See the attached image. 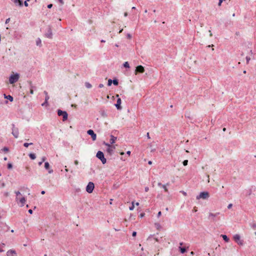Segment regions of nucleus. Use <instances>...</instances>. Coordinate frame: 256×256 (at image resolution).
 Segmentation results:
<instances>
[{
	"label": "nucleus",
	"instance_id": "nucleus-1",
	"mask_svg": "<svg viewBox=\"0 0 256 256\" xmlns=\"http://www.w3.org/2000/svg\"><path fill=\"white\" fill-rule=\"evenodd\" d=\"M96 157L100 160L102 164H105L106 162V159L105 158L102 152L98 150L96 153Z\"/></svg>",
	"mask_w": 256,
	"mask_h": 256
},
{
	"label": "nucleus",
	"instance_id": "nucleus-2",
	"mask_svg": "<svg viewBox=\"0 0 256 256\" xmlns=\"http://www.w3.org/2000/svg\"><path fill=\"white\" fill-rule=\"evenodd\" d=\"M58 115L60 116H62V121L65 122L68 120V114L67 112L65 110H62L60 109L58 110H57Z\"/></svg>",
	"mask_w": 256,
	"mask_h": 256
},
{
	"label": "nucleus",
	"instance_id": "nucleus-3",
	"mask_svg": "<svg viewBox=\"0 0 256 256\" xmlns=\"http://www.w3.org/2000/svg\"><path fill=\"white\" fill-rule=\"evenodd\" d=\"M19 77H20V75L18 73L11 74L10 76L9 77V82L10 84H14L18 80Z\"/></svg>",
	"mask_w": 256,
	"mask_h": 256
},
{
	"label": "nucleus",
	"instance_id": "nucleus-4",
	"mask_svg": "<svg viewBox=\"0 0 256 256\" xmlns=\"http://www.w3.org/2000/svg\"><path fill=\"white\" fill-rule=\"evenodd\" d=\"M210 197V194L208 192H200L199 195L196 197V200L202 198L203 200H206Z\"/></svg>",
	"mask_w": 256,
	"mask_h": 256
},
{
	"label": "nucleus",
	"instance_id": "nucleus-5",
	"mask_svg": "<svg viewBox=\"0 0 256 256\" xmlns=\"http://www.w3.org/2000/svg\"><path fill=\"white\" fill-rule=\"evenodd\" d=\"M94 188V182H90L88 183L86 187V191L89 193H92Z\"/></svg>",
	"mask_w": 256,
	"mask_h": 256
},
{
	"label": "nucleus",
	"instance_id": "nucleus-6",
	"mask_svg": "<svg viewBox=\"0 0 256 256\" xmlns=\"http://www.w3.org/2000/svg\"><path fill=\"white\" fill-rule=\"evenodd\" d=\"M12 134L14 136L15 138H18V134H19V132H18V128H16L15 127V125L14 124H12Z\"/></svg>",
	"mask_w": 256,
	"mask_h": 256
},
{
	"label": "nucleus",
	"instance_id": "nucleus-7",
	"mask_svg": "<svg viewBox=\"0 0 256 256\" xmlns=\"http://www.w3.org/2000/svg\"><path fill=\"white\" fill-rule=\"evenodd\" d=\"M144 72V67L141 65L138 66L136 67L135 70V74H142Z\"/></svg>",
	"mask_w": 256,
	"mask_h": 256
},
{
	"label": "nucleus",
	"instance_id": "nucleus-8",
	"mask_svg": "<svg viewBox=\"0 0 256 256\" xmlns=\"http://www.w3.org/2000/svg\"><path fill=\"white\" fill-rule=\"evenodd\" d=\"M44 36L46 37L52 38V30L50 26H48L47 28V32L45 33Z\"/></svg>",
	"mask_w": 256,
	"mask_h": 256
},
{
	"label": "nucleus",
	"instance_id": "nucleus-9",
	"mask_svg": "<svg viewBox=\"0 0 256 256\" xmlns=\"http://www.w3.org/2000/svg\"><path fill=\"white\" fill-rule=\"evenodd\" d=\"M87 134L89 136H90L92 140H96V134L94 132V131L92 130H91V129L88 130L87 131Z\"/></svg>",
	"mask_w": 256,
	"mask_h": 256
},
{
	"label": "nucleus",
	"instance_id": "nucleus-10",
	"mask_svg": "<svg viewBox=\"0 0 256 256\" xmlns=\"http://www.w3.org/2000/svg\"><path fill=\"white\" fill-rule=\"evenodd\" d=\"M234 239L238 244L242 245V241L240 240V237L239 234H236L234 236Z\"/></svg>",
	"mask_w": 256,
	"mask_h": 256
},
{
	"label": "nucleus",
	"instance_id": "nucleus-11",
	"mask_svg": "<svg viewBox=\"0 0 256 256\" xmlns=\"http://www.w3.org/2000/svg\"><path fill=\"white\" fill-rule=\"evenodd\" d=\"M121 103H122V100L121 98H118L116 100V103L114 104L118 110H120L122 108V107L121 106Z\"/></svg>",
	"mask_w": 256,
	"mask_h": 256
},
{
	"label": "nucleus",
	"instance_id": "nucleus-12",
	"mask_svg": "<svg viewBox=\"0 0 256 256\" xmlns=\"http://www.w3.org/2000/svg\"><path fill=\"white\" fill-rule=\"evenodd\" d=\"M7 256H17V253L14 250H10L6 252Z\"/></svg>",
	"mask_w": 256,
	"mask_h": 256
},
{
	"label": "nucleus",
	"instance_id": "nucleus-13",
	"mask_svg": "<svg viewBox=\"0 0 256 256\" xmlns=\"http://www.w3.org/2000/svg\"><path fill=\"white\" fill-rule=\"evenodd\" d=\"M218 214V213L216 214H213L212 213H210V215H209L208 218L210 220H212L213 222H216L218 218H216V215Z\"/></svg>",
	"mask_w": 256,
	"mask_h": 256
},
{
	"label": "nucleus",
	"instance_id": "nucleus-14",
	"mask_svg": "<svg viewBox=\"0 0 256 256\" xmlns=\"http://www.w3.org/2000/svg\"><path fill=\"white\" fill-rule=\"evenodd\" d=\"M115 149V146H114L110 148H108L106 149V152L110 156H112L114 153V150Z\"/></svg>",
	"mask_w": 256,
	"mask_h": 256
},
{
	"label": "nucleus",
	"instance_id": "nucleus-15",
	"mask_svg": "<svg viewBox=\"0 0 256 256\" xmlns=\"http://www.w3.org/2000/svg\"><path fill=\"white\" fill-rule=\"evenodd\" d=\"M44 168L47 170H48V173L49 174H52L53 172V170H50V165L49 164V163L48 162H44Z\"/></svg>",
	"mask_w": 256,
	"mask_h": 256
},
{
	"label": "nucleus",
	"instance_id": "nucleus-16",
	"mask_svg": "<svg viewBox=\"0 0 256 256\" xmlns=\"http://www.w3.org/2000/svg\"><path fill=\"white\" fill-rule=\"evenodd\" d=\"M14 4L19 6H22L24 5L22 0H14Z\"/></svg>",
	"mask_w": 256,
	"mask_h": 256
},
{
	"label": "nucleus",
	"instance_id": "nucleus-17",
	"mask_svg": "<svg viewBox=\"0 0 256 256\" xmlns=\"http://www.w3.org/2000/svg\"><path fill=\"white\" fill-rule=\"evenodd\" d=\"M116 137L114 136L113 135H110V144H114L116 140Z\"/></svg>",
	"mask_w": 256,
	"mask_h": 256
},
{
	"label": "nucleus",
	"instance_id": "nucleus-18",
	"mask_svg": "<svg viewBox=\"0 0 256 256\" xmlns=\"http://www.w3.org/2000/svg\"><path fill=\"white\" fill-rule=\"evenodd\" d=\"M4 98H6V99L8 100L11 102L14 100V98L10 95L7 96L6 94H4Z\"/></svg>",
	"mask_w": 256,
	"mask_h": 256
},
{
	"label": "nucleus",
	"instance_id": "nucleus-19",
	"mask_svg": "<svg viewBox=\"0 0 256 256\" xmlns=\"http://www.w3.org/2000/svg\"><path fill=\"white\" fill-rule=\"evenodd\" d=\"M26 202V199L24 197H22L20 199V202L21 203V206H23Z\"/></svg>",
	"mask_w": 256,
	"mask_h": 256
},
{
	"label": "nucleus",
	"instance_id": "nucleus-20",
	"mask_svg": "<svg viewBox=\"0 0 256 256\" xmlns=\"http://www.w3.org/2000/svg\"><path fill=\"white\" fill-rule=\"evenodd\" d=\"M28 156H29L30 158L32 160H34L36 158V155L34 153H30L28 154Z\"/></svg>",
	"mask_w": 256,
	"mask_h": 256
},
{
	"label": "nucleus",
	"instance_id": "nucleus-21",
	"mask_svg": "<svg viewBox=\"0 0 256 256\" xmlns=\"http://www.w3.org/2000/svg\"><path fill=\"white\" fill-rule=\"evenodd\" d=\"M112 83L114 86H117L118 85V80L117 78H114L112 80Z\"/></svg>",
	"mask_w": 256,
	"mask_h": 256
},
{
	"label": "nucleus",
	"instance_id": "nucleus-22",
	"mask_svg": "<svg viewBox=\"0 0 256 256\" xmlns=\"http://www.w3.org/2000/svg\"><path fill=\"white\" fill-rule=\"evenodd\" d=\"M221 236L223 238V239L226 242H229V238L227 237L226 235L224 234H222Z\"/></svg>",
	"mask_w": 256,
	"mask_h": 256
},
{
	"label": "nucleus",
	"instance_id": "nucleus-23",
	"mask_svg": "<svg viewBox=\"0 0 256 256\" xmlns=\"http://www.w3.org/2000/svg\"><path fill=\"white\" fill-rule=\"evenodd\" d=\"M41 43H42L41 40L40 38H37V40H36V45L38 46H41Z\"/></svg>",
	"mask_w": 256,
	"mask_h": 256
},
{
	"label": "nucleus",
	"instance_id": "nucleus-24",
	"mask_svg": "<svg viewBox=\"0 0 256 256\" xmlns=\"http://www.w3.org/2000/svg\"><path fill=\"white\" fill-rule=\"evenodd\" d=\"M123 66L125 68H130V64L128 62H126L123 64Z\"/></svg>",
	"mask_w": 256,
	"mask_h": 256
},
{
	"label": "nucleus",
	"instance_id": "nucleus-25",
	"mask_svg": "<svg viewBox=\"0 0 256 256\" xmlns=\"http://www.w3.org/2000/svg\"><path fill=\"white\" fill-rule=\"evenodd\" d=\"M28 82L29 84L30 88H32L33 90H34V89L36 90V87L32 85V82L30 81V82Z\"/></svg>",
	"mask_w": 256,
	"mask_h": 256
},
{
	"label": "nucleus",
	"instance_id": "nucleus-26",
	"mask_svg": "<svg viewBox=\"0 0 256 256\" xmlns=\"http://www.w3.org/2000/svg\"><path fill=\"white\" fill-rule=\"evenodd\" d=\"M85 86L88 88H91L92 87V84L88 82H86L85 83Z\"/></svg>",
	"mask_w": 256,
	"mask_h": 256
},
{
	"label": "nucleus",
	"instance_id": "nucleus-27",
	"mask_svg": "<svg viewBox=\"0 0 256 256\" xmlns=\"http://www.w3.org/2000/svg\"><path fill=\"white\" fill-rule=\"evenodd\" d=\"M32 144H33V143H32V142H30V143L24 142V146L26 148H28L29 146H31Z\"/></svg>",
	"mask_w": 256,
	"mask_h": 256
},
{
	"label": "nucleus",
	"instance_id": "nucleus-28",
	"mask_svg": "<svg viewBox=\"0 0 256 256\" xmlns=\"http://www.w3.org/2000/svg\"><path fill=\"white\" fill-rule=\"evenodd\" d=\"M0 150L3 151L4 152H8L9 150V148L8 147L4 146L3 148Z\"/></svg>",
	"mask_w": 256,
	"mask_h": 256
},
{
	"label": "nucleus",
	"instance_id": "nucleus-29",
	"mask_svg": "<svg viewBox=\"0 0 256 256\" xmlns=\"http://www.w3.org/2000/svg\"><path fill=\"white\" fill-rule=\"evenodd\" d=\"M112 80L109 79L108 82V86H110L112 85Z\"/></svg>",
	"mask_w": 256,
	"mask_h": 256
},
{
	"label": "nucleus",
	"instance_id": "nucleus-30",
	"mask_svg": "<svg viewBox=\"0 0 256 256\" xmlns=\"http://www.w3.org/2000/svg\"><path fill=\"white\" fill-rule=\"evenodd\" d=\"M180 252L182 253V254H184V252H186V250L185 248H181V247H180Z\"/></svg>",
	"mask_w": 256,
	"mask_h": 256
},
{
	"label": "nucleus",
	"instance_id": "nucleus-31",
	"mask_svg": "<svg viewBox=\"0 0 256 256\" xmlns=\"http://www.w3.org/2000/svg\"><path fill=\"white\" fill-rule=\"evenodd\" d=\"M7 168L8 169H10L12 168V163H8L7 164Z\"/></svg>",
	"mask_w": 256,
	"mask_h": 256
},
{
	"label": "nucleus",
	"instance_id": "nucleus-32",
	"mask_svg": "<svg viewBox=\"0 0 256 256\" xmlns=\"http://www.w3.org/2000/svg\"><path fill=\"white\" fill-rule=\"evenodd\" d=\"M14 193L16 194V199H18V196L19 195H21V193L19 191H16Z\"/></svg>",
	"mask_w": 256,
	"mask_h": 256
},
{
	"label": "nucleus",
	"instance_id": "nucleus-33",
	"mask_svg": "<svg viewBox=\"0 0 256 256\" xmlns=\"http://www.w3.org/2000/svg\"><path fill=\"white\" fill-rule=\"evenodd\" d=\"M182 164L184 166H186L188 165V160H184L183 161Z\"/></svg>",
	"mask_w": 256,
	"mask_h": 256
},
{
	"label": "nucleus",
	"instance_id": "nucleus-34",
	"mask_svg": "<svg viewBox=\"0 0 256 256\" xmlns=\"http://www.w3.org/2000/svg\"><path fill=\"white\" fill-rule=\"evenodd\" d=\"M134 202H132V205L130 206L129 209H130V210H134Z\"/></svg>",
	"mask_w": 256,
	"mask_h": 256
},
{
	"label": "nucleus",
	"instance_id": "nucleus-35",
	"mask_svg": "<svg viewBox=\"0 0 256 256\" xmlns=\"http://www.w3.org/2000/svg\"><path fill=\"white\" fill-rule=\"evenodd\" d=\"M162 188L164 189V190L166 192H168V190L166 187V185H164V184L162 185Z\"/></svg>",
	"mask_w": 256,
	"mask_h": 256
},
{
	"label": "nucleus",
	"instance_id": "nucleus-36",
	"mask_svg": "<svg viewBox=\"0 0 256 256\" xmlns=\"http://www.w3.org/2000/svg\"><path fill=\"white\" fill-rule=\"evenodd\" d=\"M246 64H248L250 60V57L246 56Z\"/></svg>",
	"mask_w": 256,
	"mask_h": 256
},
{
	"label": "nucleus",
	"instance_id": "nucleus-37",
	"mask_svg": "<svg viewBox=\"0 0 256 256\" xmlns=\"http://www.w3.org/2000/svg\"><path fill=\"white\" fill-rule=\"evenodd\" d=\"M50 98L48 95H46L45 97V102H48V100H49Z\"/></svg>",
	"mask_w": 256,
	"mask_h": 256
},
{
	"label": "nucleus",
	"instance_id": "nucleus-38",
	"mask_svg": "<svg viewBox=\"0 0 256 256\" xmlns=\"http://www.w3.org/2000/svg\"><path fill=\"white\" fill-rule=\"evenodd\" d=\"M28 1H26V0L24 2H23L24 4V6H26V7L28 6Z\"/></svg>",
	"mask_w": 256,
	"mask_h": 256
},
{
	"label": "nucleus",
	"instance_id": "nucleus-39",
	"mask_svg": "<svg viewBox=\"0 0 256 256\" xmlns=\"http://www.w3.org/2000/svg\"><path fill=\"white\" fill-rule=\"evenodd\" d=\"M144 215H145V214L144 212H142V213L140 214V216L141 218H143L144 216Z\"/></svg>",
	"mask_w": 256,
	"mask_h": 256
},
{
	"label": "nucleus",
	"instance_id": "nucleus-40",
	"mask_svg": "<svg viewBox=\"0 0 256 256\" xmlns=\"http://www.w3.org/2000/svg\"><path fill=\"white\" fill-rule=\"evenodd\" d=\"M102 115L104 117H106L107 116L106 114V112L104 111L102 112Z\"/></svg>",
	"mask_w": 256,
	"mask_h": 256
},
{
	"label": "nucleus",
	"instance_id": "nucleus-41",
	"mask_svg": "<svg viewBox=\"0 0 256 256\" xmlns=\"http://www.w3.org/2000/svg\"><path fill=\"white\" fill-rule=\"evenodd\" d=\"M127 38H128V39H130L132 38V35L130 34H127Z\"/></svg>",
	"mask_w": 256,
	"mask_h": 256
},
{
	"label": "nucleus",
	"instance_id": "nucleus-42",
	"mask_svg": "<svg viewBox=\"0 0 256 256\" xmlns=\"http://www.w3.org/2000/svg\"><path fill=\"white\" fill-rule=\"evenodd\" d=\"M106 146H107L108 148H110V147L112 146H112V144H110H110L107 143L106 144Z\"/></svg>",
	"mask_w": 256,
	"mask_h": 256
},
{
	"label": "nucleus",
	"instance_id": "nucleus-43",
	"mask_svg": "<svg viewBox=\"0 0 256 256\" xmlns=\"http://www.w3.org/2000/svg\"><path fill=\"white\" fill-rule=\"evenodd\" d=\"M52 4H49L48 5V8H51L52 7Z\"/></svg>",
	"mask_w": 256,
	"mask_h": 256
},
{
	"label": "nucleus",
	"instance_id": "nucleus-44",
	"mask_svg": "<svg viewBox=\"0 0 256 256\" xmlns=\"http://www.w3.org/2000/svg\"><path fill=\"white\" fill-rule=\"evenodd\" d=\"M103 87H104V84H99V85H98V88H102Z\"/></svg>",
	"mask_w": 256,
	"mask_h": 256
},
{
	"label": "nucleus",
	"instance_id": "nucleus-45",
	"mask_svg": "<svg viewBox=\"0 0 256 256\" xmlns=\"http://www.w3.org/2000/svg\"><path fill=\"white\" fill-rule=\"evenodd\" d=\"M232 204H229L228 205V209H230V208L232 207Z\"/></svg>",
	"mask_w": 256,
	"mask_h": 256
},
{
	"label": "nucleus",
	"instance_id": "nucleus-46",
	"mask_svg": "<svg viewBox=\"0 0 256 256\" xmlns=\"http://www.w3.org/2000/svg\"><path fill=\"white\" fill-rule=\"evenodd\" d=\"M28 212L29 214H32L33 211H32V209H30V210H28Z\"/></svg>",
	"mask_w": 256,
	"mask_h": 256
},
{
	"label": "nucleus",
	"instance_id": "nucleus-47",
	"mask_svg": "<svg viewBox=\"0 0 256 256\" xmlns=\"http://www.w3.org/2000/svg\"><path fill=\"white\" fill-rule=\"evenodd\" d=\"M8 194H8V192H4V196H6H6H8Z\"/></svg>",
	"mask_w": 256,
	"mask_h": 256
},
{
	"label": "nucleus",
	"instance_id": "nucleus-48",
	"mask_svg": "<svg viewBox=\"0 0 256 256\" xmlns=\"http://www.w3.org/2000/svg\"><path fill=\"white\" fill-rule=\"evenodd\" d=\"M62 4H64V2L63 0H58Z\"/></svg>",
	"mask_w": 256,
	"mask_h": 256
},
{
	"label": "nucleus",
	"instance_id": "nucleus-49",
	"mask_svg": "<svg viewBox=\"0 0 256 256\" xmlns=\"http://www.w3.org/2000/svg\"><path fill=\"white\" fill-rule=\"evenodd\" d=\"M46 159V157H45V156H43V157L42 158V162H44L45 161Z\"/></svg>",
	"mask_w": 256,
	"mask_h": 256
},
{
	"label": "nucleus",
	"instance_id": "nucleus-50",
	"mask_svg": "<svg viewBox=\"0 0 256 256\" xmlns=\"http://www.w3.org/2000/svg\"><path fill=\"white\" fill-rule=\"evenodd\" d=\"M10 20V18H7L6 20V24H8V22H9Z\"/></svg>",
	"mask_w": 256,
	"mask_h": 256
},
{
	"label": "nucleus",
	"instance_id": "nucleus-51",
	"mask_svg": "<svg viewBox=\"0 0 256 256\" xmlns=\"http://www.w3.org/2000/svg\"><path fill=\"white\" fill-rule=\"evenodd\" d=\"M74 163L76 165H78V160H75Z\"/></svg>",
	"mask_w": 256,
	"mask_h": 256
},
{
	"label": "nucleus",
	"instance_id": "nucleus-52",
	"mask_svg": "<svg viewBox=\"0 0 256 256\" xmlns=\"http://www.w3.org/2000/svg\"><path fill=\"white\" fill-rule=\"evenodd\" d=\"M136 234V232H134L132 234V236H135Z\"/></svg>",
	"mask_w": 256,
	"mask_h": 256
},
{
	"label": "nucleus",
	"instance_id": "nucleus-53",
	"mask_svg": "<svg viewBox=\"0 0 256 256\" xmlns=\"http://www.w3.org/2000/svg\"><path fill=\"white\" fill-rule=\"evenodd\" d=\"M130 154H131V152H130V150L128 151V152H126V154H127L128 156H130Z\"/></svg>",
	"mask_w": 256,
	"mask_h": 256
},
{
	"label": "nucleus",
	"instance_id": "nucleus-54",
	"mask_svg": "<svg viewBox=\"0 0 256 256\" xmlns=\"http://www.w3.org/2000/svg\"><path fill=\"white\" fill-rule=\"evenodd\" d=\"M161 214H162V212H160H160H158V217L160 216H161Z\"/></svg>",
	"mask_w": 256,
	"mask_h": 256
},
{
	"label": "nucleus",
	"instance_id": "nucleus-55",
	"mask_svg": "<svg viewBox=\"0 0 256 256\" xmlns=\"http://www.w3.org/2000/svg\"><path fill=\"white\" fill-rule=\"evenodd\" d=\"M30 94H34V90L32 88H30Z\"/></svg>",
	"mask_w": 256,
	"mask_h": 256
},
{
	"label": "nucleus",
	"instance_id": "nucleus-56",
	"mask_svg": "<svg viewBox=\"0 0 256 256\" xmlns=\"http://www.w3.org/2000/svg\"><path fill=\"white\" fill-rule=\"evenodd\" d=\"M184 196H186V193L184 192V191H181L180 192Z\"/></svg>",
	"mask_w": 256,
	"mask_h": 256
},
{
	"label": "nucleus",
	"instance_id": "nucleus-57",
	"mask_svg": "<svg viewBox=\"0 0 256 256\" xmlns=\"http://www.w3.org/2000/svg\"><path fill=\"white\" fill-rule=\"evenodd\" d=\"M2 188H4L6 186L4 182H2L1 184Z\"/></svg>",
	"mask_w": 256,
	"mask_h": 256
},
{
	"label": "nucleus",
	"instance_id": "nucleus-58",
	"mask_svg": "<svg viewBox=\"0 0 256 256\" xmlns=\"http://www.w3.org/2000/svg\"><path fill=\"white\" fill-rule=\"evenodd\" d=\"M148 190H149V188L148 187H146L144 188L145 191L146 192H148Z\"/></svg>",
	"mask_w": 256,
	"mask_h": 256
},
{
	"label": "nucleus",
	"instance_id": "nucleus-59",
	"mask_svg": "<svg viewBox=\"0 0 256 256\" xmlns=\"http://www.w3.org/2000/svg\"><path fill=\"white\" fill-rule=\"evenodd\" d=\"M42 163H43L42 162L40 161V162H38V164L39 166H41Z\"/></svg>",
	"mask_w": 256,
	"mask_h": 256
},
{
	"label": "nucleus",
	"instance_id": "nucleus-60",
	"mask_svg": "<svg viewBox=\"0 0 256 256\" xmlns=\"http://www.w3.org/2000/svg\"><path fill=\"white\" fill-rule=\"evenodd\" d=\"M146 136L148 138H150V134H149V133L148 132L147 134H146Z\"/></svg>",
	"mask_w": 256,
	"mask_h": 256
},
{
	"label": "nucleus",
	"instance_id": "nucleus-61",
	"mask_svg": "<svg viewBox=\"0 0 256 256\" xmlns=\"http://www.w3.org/2000/svg\"><path fill=\"white\" fill-rule=\"evenodd\" d=\"M48 104V102H45L42 104V106L46 105V104Z\"/></svg>",
	"mask_w": 256,
	"mask_h": 256
},
{
	"label": "nucleus",
	"instance_id": "nucleus-62",
	"mask_svg": "<svg viewBox=\"0 0 256 256\" xmlns=\"http://www.w3.org/2000/svg\"><path fill=\"white\" fill-rule=\"evenodd\" d=\"M162 185H163V184H162L161 182H158V186H162Z\"/></svg>",
	"mask_w": 256,
	"mask_h": 256
},
{
	"label": "nucleus",
	"instance_id": "nucleus-63",
	"mask_svg": "<svg viewBox=\"0 0 256 256\" xmlns=\"http://www.w3.org/2000/svg\"><path fill=\"white\" fill-rule=\"evenodd\" d=\"M1 246H2V247H4L5 246V244L4 243H2L1 244Z\"/></svg>",
	"mask_w": 256,
	"mask_h": 256
},
{
	"label": "nucleus",
	"instance_id": "nucleus-64",
	"mask_svg": "<svg viewBox=\"0 0 256 256\" xmlns=\"http://www.w3.org/2000/svg\"><path fill=\"white\" fill-rule=\"evenodd\" d=\"M45 192H45V191H44V190H42V191L41 192V194H45Z\"/></svg>",
	"mask_w": 256,
	"mask_h": 256
}]
</instances>
